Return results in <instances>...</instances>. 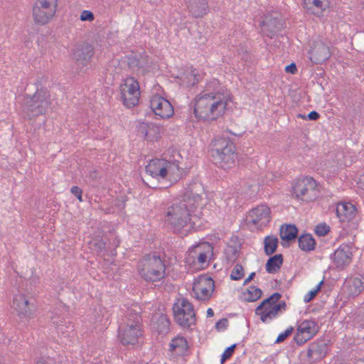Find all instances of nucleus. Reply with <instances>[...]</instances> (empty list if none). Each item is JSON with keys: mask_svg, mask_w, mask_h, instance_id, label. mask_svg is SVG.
Listing matches in <instances>:
<instances>
[{"mask_svg": "<svg viewBox=\"0 0 364 364\" xmlns=\"http://www.w3.org/2000/svg\"><path fill=\"white\" fill-rule=\"evenodd\" d=\"M228 99V95L222 90L218 80L213 79L195 100L196 117L204 121L216 120L225 113Z\"/></svg>", "mask_w": 364, "mask_h": 364, "instance_id": "nucleus-1", "label": "nucleus"}, {"mask_svg": "<svg viewBox=\"0 0 364 364\" xmlns=\"http://www.w3.org/2000/svg\"><path fill=\"white\" fill-rule=\"evenodd\" d=\"M195 211L184 200H178L167 208L165 221L173 232L183 234L196 225L198 215L193 214Z\"/></svg>", "mask_w": 364, "mask_h": 364, "instance_id": "nucleus-2", "label": "nucleus"}, {"mask_svg": "<svg viewBox=\"0 0 364 364\" xmlns=\"http://www.w3.org/2000/svg\"><path fill=\"white\" fill-rule=\"evenodd\" d=\"M137 271L141 279L153 283L164 279L166 265L160 256L154 252L145 255L138 262Z\"/></svg>", "mask_w": 364, "mask_h": 364, "instance_id": "nucleus-3", "label": "nucleus"}, {"mask_svg": "<svg viewBox=\"0 0 364 364\" xmlns=\"http://www.w3.org/2000/svg\"><path fill=\"white\" fill-rule=\"evenodd\" d=\"M211 146V155L220 167L228 169L235 166L237 154L232 141L225 137H218L213 140Z\"/></svg>", "mask_w": 364, "mask_h": 364, "instance_id": "nucleus-4", "label": "nucleus"}, {"mask_svg": "<svg viewBox=\"0 0 364 364\" xmlns=\"http://www.w3.org/2000/svg\"><path fill=\"white\" fill-rule=\"evenodd\" d=\"M50 105V93L46 88L37 87L33 95H26L23 100V111L29 118L46 114Z\"/></svg>", "mask_w": 364, "mask_h": 364, "instance_id": "nucleus-5", "label": "nucleus"}, {"mask_svg": "<svg viewBox=\"0 0 364 364\" xmlns=\"http://www.w3.org/2000/svg\"><path fill=\"white\" fill-rule=\"evenodd\" d=\"M281 297L282 295L279 293L275 292L256 308L255 314L259 316L263 323H270L277 318L280 313L286 311L287 304L284 301L277 303Z\"/></svg>", "mask_w": 364, "mask_h": 364, "instance_id": "nucleus-6", "label": "nucleus"}, {"mask_svg": "<svg viewBox=\"0 0 364 364\" xmlns=\"http://www.w3.org/2000/svg\"><path fill=\"white\" fill-rule=\"evenodd\" d=\"M175 321L182 328H188L196 321L193 304L186 298L178 299L173 306Z\"/></svg>", "mask_w": 364, "mask_h": 364, "instance_id": "nucleus-7", "label": "nucleus"}, {"mask_svg": "<svg viewBox=\"0 0 364 364\" xmlns=\"http://www.w3.org/2000/svg\"><path fill=\"white\" fill-rule=\"evenodd\" d=\"M292 191L296 199L311 202L318 197V184L311 177L299 178L294 183Z\"/></svg>", "mask_w": 364, "mask_h": 364, "instance_id": "nucleus-8", "label": "nucleus"}, {"mask_svg": "<svg viewBox=\"0 0 364 364\" xmlns=\"http://www.w3.org/2000/svg\"><path fill=\"white\" fill-rule=\"evenodd\" d=\"M58 0H36L33 6V18L36 23L45 25L55 16Z\"/></svg>", "mask_w": 364, "mask_h": 364, "instance_id": "nucleus-9", "label": "nucleus"}, {"mask_svg": "<svg viewBox=\"0 0 364 364\" xmlns=\"http://www.w3.org/2000/svg\"><path fill=\"white\" fill-rule=\"evenodd\" d=\"M122 101L125 107L132 108L136 106L139 100V85L133 77H128L123 80L119 87Z\"/></svg>", "mask_w": 364, "mask_h": 364, "instance_id": "nucleus-10", "label": "nucleus"}, {"mask_svg": "<svg viewBox=\"0 0 364 364\" xmlns=\"http://www.w3.org/2000/svg\"><path fill=\"white\" fill-rule=\"evenodd\" d=\"M205 196L202 183L196 180L193 181L186 187L184 193L180 200H184L191 208L196 210L203 204V200Z\"/></svg>", "mask_w": 364, "mask_h": 364, "instance_id": "nucleus-11", "label": "nucleus"}, {"mask_svg": "<svg viewBox=\"0 0 364 364\" xmlns=\"http://www.w3.org/2000/svg\"><path fill=\"white\" fill-rule=\"evenodd\" d=\"M213 247L207 242L192 247L189 250L188 259L194 264L203 266L207 262L208 257L213 255Z\"/></svg>", "mask_w": 364, "mask_h": 364, "instance_id": "nucleus-12", "label": "nucleus"}, {"mask_svg": "<svg viewBox=\"0 0 364 364\" xmlns=\"http://www.w3.org/2000/svg\"><path fill=\"white\" fill-rule=\"evenodd\" d=\"M318 331L317 323L313 320H304L296 329L294 341L298 345H302L311 339Z\"/></svg>", "mask_w": 364, "mask_h": 364, "instance_id": "nucleus-13", "label": "nucleus"}, {"mask_svg": "<svg viewBox=\"0 0 364 364\" xmlns=\"http://www.w3.org/2000/svg\"><path fill=\"white\" fill-rule=\"evenodd\" d=\"M270 208L265 205H260L252 208L248 215V223L257 228H262L268 225L271 220Z\"/></svg>", "mask_w": 364, "mask_h": 364, "instance_id": "nucleus-14", "label": "nucleus"}, {"mask_svg": "<svg viewBox=\"0 0 364 364\" xmlns=\"http://www.w3.org/2000/svg\"><path fill=\"white\" fill-rule=\"evenodd\" d=\"M215 289L213 279L208 276H202L193 284V291L198 300L207 301L211 297Z\"/></svg>", "mask_w": 364, "mask_h": 364, "instance_id": "nucleus-15", "label": "nucleus"}, {"mask_svg": "<svg viewBox=\"0 0 364 364\" xmlns=\"http://www.w3.org/2000/svg\"><path fill=\"white\" fill-rule=\"evenodd\" d=\"M283 24L279 14L274 11L266 16L260 22L262 33L269 38H272L280 31L284 27Z\"/></svg>", "mask_w": 364, "mask_h": 364, "instance_id": "nucleus-16", "label": "nucleus"}, {"mask_svg": "<svg viewBox=\"0 0 364 364\" xmlns=\"http://www.w3.org/2000/svg\"><path fill=\"white\" fill-rule=\"evenodd\" d=\"M150 107L154 114L161 119H167L173 114V108L168 100L154 95L150 100Z\"/></svg>", "mask_w": 364, "mask_h": 364, "instance_id": "nucleus-17", "label": "nucleus"}, {"mask_svg": "<svg viewBox=\"0 0 364 364\" xmlns=\"http://www.w3.org/2000/svg\"><path fill=\"white\" fill-rule=\"evenodd\" d=\"M127 58V65L132 72L141 75H144L149 72L151 62L146 54H131Z\"/></svg>", "mask_w": 364, "mask_h": 364, "instance_id": "nucleus-18", "label": "nucleus"}, {"mask_svg": "<svg viewBox=\"0 0 364 364\" xmlns=\"http://www.w3.org/2000/svg\"><path fill=\"white\" fill-rule=\"evenodd\" d=\"M93 55L92 46L84 43L76 47L73 53V59L78 68H83L90 63Z\"/></svg>", "mask_w": 364, "mask_h": 364, "instance_id": "nucleus-19", "label": "nucleus"}, {"mask_svg": "<svg viewBox=\"0 0 364 364\" xmlns=\"http://www.w3.org/2000/svg\"><path fill=\"white\" fill-rule=\"evenodd\" d=\"M12 307L21 318H31L33 316L34 306L23 294L14 296Z\"/></svg>", "mask_w": 364, "mask_h": 364, "instance_id": "nucleus-20", "label": "nucleus"}, {"mask_svg": "<svg viewBox=\"0 0 364 364\" xmlns=\"http://www.w3.org/2000/svg\"><path fill=\"white\" fill-rule=\"evenodd\" d=\"M141 328H132V326H119L118 338L124 346H134L141 336Z\"/></svg>", "mask_w": 364, "mask_h": 364, "instance_id": "nucleus-21", "label": "nucleus"}, {"mask_svg": "<svg viewBox=\"0 0 364 364\" xmlns=\"http://www.w3.org/2000/svg\"><path fill=\"white\" fill-rule=\"evenodd\" d=\"M352 255L350 247L347 245H342L335 250L331 257L336 268L343 269L350 264Z\"/></svg>", "mask_w": 364, "mask_h": 364, "instance_id": "nucleus-22", "label": "nucleus"}, {"mask_svg": "<svg viewBox=\"0 0 364 364\" xmlns=\"http://www.w3.org/2000/svg\"><path fill=\"white\" fill-rule=\"evenodd\" d=\"M310 60L315 64L325 62L331 57L330 48L322 41L316 42L309 51Z\"/></svg>", "mask_w": 364, "mask_h": 364, "instance_id": "nucleus-23", "label": "nucleus"}, {"mask_svg": "<svg viewBox=\"0 0 364 364\" xmlns=\"http://www.w3.org/2000/svg\"><path fill=\"white\" fill-rule=\"evenodd\" d=\"M140 308L135 305L128 309L124 317L122 318L120 326H132V328H141Z\"/></svg>", "mask_w": 364, "mask_h": 364, "instance_id": "nucleus-24", "label": "nucleus"}, {"mask_svg": "<svg viewBox=\"0 0 364 364\" xmlns=\"http://www.w3.org/2000/svg\"><path fill=\"white\" fill-rule=\"evenodd\" d=\"M336 213L340 221L345 223L355 218L357 210L354 205L350 203H341L338 204Z\"/></svg>", "mask_w": 364, "mask_h": 364, "instance_id": "nucleus-25", "label": "nucleus"}, {"mask_svg": "<svg viewBox=\"0 0 364 364\" xmlns=\"http://www.w3.org/2000/svg\"><path fill=\"white\" fill-rule=\"evenodd\" d=\"M344 288L350 296H357L364 290V277H350L344 283Z\"/></svg>", "mask_w": 364, "mask_h": 364, "instance_id": "nucleus-26", "label": "nucleus"}, {"mask_svg": "<svg viewBox=\"0 0 364 364\" xmlns=\"http://www.w3.org/2000/svg\"><path fill=\"white\" fill-rule=\"evenodd\" d=\"M164 159H152L146 166V173L156 178H165Z\"/></svg>", "mask_w": 364, "mask_h": 364, "instance_id": "nucleus-27", "label": "nucleus"}, {"mask_svg": "<svg viewBox=\"0 0 364 364\" xmlns=\"http://www.w3.org/2000/svg\"><path fill=\"white\" fill-rule=\"evenodd\" d=\"M161 127L154 123H141L138 127V132L148 141L156 140L160 135Z\"/></svg>", "mask_w": 364, "mask_h": 364, "instance_id": "nucleus-28", "label": "nucleus"}, {"mask_svg": "<svg viewBox=\"0 0 364 364\" xmlns=\"http://www.w3.org/2000/svg\"><path fill=\"white\" fill-rule=\"evenodd\" d=\"M188 349L187 340L183 336L173 338L169 343V350L176 355H183Z\"/></svg>", "mask_w": 364, "mask_h": 364, "instance_id": "nucleus-29", "label": "nucleus"}, {"mask_svg": "<svg viewBox=\"0 0 364 364\" xmlns=\"http://www.w3.org/2000/svg\"><path fill=\"white\" fill-rule=\"evenodd\" d=\"M187 6L189 12L196 18L203 16L208 8L207 0H190Z\"/></svg>", "mask_w": 364, "mask_h": 364, "instance_id": "nucleus-30", "label": "nucleus"}, {"mask_svg": "<svg viewBox=\"0 0 364 364\" xmlns=\"http://www.w3.org/2000/svg\"><path fill=\"white\" fill-rule=\"evenodd\" d=\"M165 178H168L171 181H177L181 178V170L178 162L176 160L164 161Z\"/></svg>", "mask_w": 364, "mask_h": 364, "instance_id": "nucleus-31", "label": "nucleus"}, {"mask_svg": "<svg viewBox=\"0 0 364 364\" xmlns=\"http://www.w3.org/2000/svg\"><path fill=\"white\" fill-rule=\"evenodd\" d=\"M328 0H304L306 10L318 16L328 6Z\"/></svg>", "mask_w": 364, "mask_h": 364, "instance_id": "nucleus-32", "label": "nucleus"}, {"mask_svg": "<svg viewBox=\"0 0 364 364\" xmlns=\"http://www.w3.org/2000/svg\"><path fill=\"white\" fill-rule=\"evenodd\" d=\"M198 73L197 70L191 68L183 72L178 78L182 85L193 87L198 82Z\"/></svg>", "mask_w": 364, "mask_h": 364, "instance_id": "nucleus-33", "label": "nucleus"}, {"mask_svg": "<svg viewBox=\"0 0 364 364\" xmlns=\"http://www.w3.org/2000/svg\"><path fill=\"white\" fill-rule=\"evenodd\" d=\"M153 326L159 333H167L169 330L170 321L167 316L163 314H159L154 316Z\"/></svg>", "mask_w": 364, "mask_h": 364, "instance_id": "nucleus-34", "label": "nucleus"}, {"mask_svg": "<svg viewBox=\"0 0 364 364\" xmlns=\"http://www.w3.org/2000/svg\"><path fill=\"white\" fill-rule=\"evenodd\" d=\"M283 264V256L281 254L275 255L268 259L265 268L268 273L274 274L279 270Z\"/></svg>", "mask_w": 364, "mask_h": 364, "instance_id": "nucleus-35", "label": "nucleus"}, {"mask_svg": "<svg viewBox=\"0 0 364 364\" xmlns=\"http://www.w3.org/2000/svg\"><path fill=\"white\" fill-rule=\"evenodd\" d=\"M299 248L304 252H310L315 249L316 241L311 234H304L298 239Z\"/></svg>", "mask_w": 364, "mask_h": 364, "instance_id": "nucleus-36", "label": "nucleus"}, {"mask_svg": "<svg viewBox=\"0 0 364 364\" xmlns=\"http://www.w3.org/2000/svg\"><path fill=\"white\" fill-rule=\"evenodd\" d=\"M298 230L294 225H282L280 228V237L282 240L290 241L297 237Z\"/></svg>", "mask_w": 364, "mask_h": 364, "instance_id": "nucleus-37", "label": "nucleus"}, {"mask_svg": "<svg viewBox=\"0 0 364 364\" xmlns=\"http://www.w3.org/2000/svg\"><path fill=\"white\" fill-rule=\"evenodd\" d=\"M262 291L259 288L255 286H250L245 292L243 293V299L248 302H253L259 299Z\"/></svg>", "mask_w": 364, "mask_h": 364, "instance_id": "nucleus-38", "label": "nucleus"}, {"mask_svg": "<svg viewBox=\"0 0 364 364\" xmlns=\"http://www.w3.org/2000/svg\"><path fill=\"white\" fill-rule=\"evenodd\" d=\"M326 349V344L323 341L321 343H313L309 346L307 354L310 358H313L314 355L320 357L324 354Z\"/></svg>", "mask_w": 364, "mask_h": 364, "instance_id": "nucleus-39", "label": "nucleus"}, {"mask_svg": "<svg viewBox=\"0 0 364 364\" xmlns=\"http://www.w3.org/2000/svg\"><path fill=\"white\" fill-rule=\"evenodd\" d=\"M264 252L267 255L273 254L277 247L278 239L276 236L269 235L264 238Z\"/></svg>", "mask_w": 364, "mask_h": 364, "instance_id": "nucleus-40", "label": "nucleus"}, {"mask_svg": "<svg viewBox=\"0 0 364 364\" xmlns=\"http://www.w3.org/2000/svg\"><path fill=\"white\" fill-rule=\"evenodd\" d=\"M244 275L245 272L243 267L240 264H237L231 272L230 279L232 280L237 281L241 279Z\"/></svg>", "mask_w": 364, "mask_h": 364, "instance_id": "nucleus-41", "label": "nucleus"}, {"mask_svg": "<svg viewBox=\"0 0 364 364\" xmlns=\"http://www.w3.org/2000/svg\"><path fill=\"white\" fill-rule=\"evenodd\" d=\"M330 231V227L326 223L318 224L315 228V232L318 236H324Z\"/></svg>", "mask_w": 364, "mask_h": 364, "instance_id": "nucleus-42", "label": "nucleus"}, {"mask_svg": "<svg viewBox=\"0 0 364 364\" xmlns=\"http://www.w3.org/2000/svg\"><path fill=\"white\" fill-rule=\"evenodd\" d=\"M323 284V281H321L318 285L316 286V289L314 290L310 291L305 296H304V301L305 302H309L311 299H313L317 294V293L320 291L321 285Z\"/></svg>", "mask_w": 364, "mask_h": 364, "instance_id": "nucleus-43", "label": "nucleus"}, {"mask_svg": "<svg viewBox=\"0 0 364 364\" xmlns=\"http://www.w3.org/2000/svg\"><path fill=\"white\" fill-rule=\"evenodd\" d=\"M235 348H236V344H233L226 348V350L223 352V353L221 355V360H220L221 364H223V363L227 359H228L229 358H230L232 355Z\"/></svg>", "mask_w": 364, "mask_h": 364, "instance_id": "nucleus-44", "label": "nucleus"}, {"mask_svg": "<svg viewBox=\"0 0 364 364\" xmlns=\"http://www.w3.org/2000/svg\"><path fill=\"white\" fill-rule=\"evenodd\" d=\"M293 331L294 328L292 326L287 328L285 331L281 333L278 336L275 343H279L283 342L289 336H290L292 333Z\"/></svg>", "mask_w": 364, "mask_h": 364, "instance_id": "nucleus-45", "label": "nucleus"}, {"mask_svg": "<svg viewBox=\"0 0 364 364\" xmlns=\"http://www.w3.org/2000/svg\"><path fill=\"white\" fill-rule=\"evenodd\" d=\"M80 19L82 21H92L95 19V16L92 11L84 10L81 12Z\"/></svg>", "mask_w": 364, "mask_h": 364, "instance_id": "nucleus-46", "label": "nucleus"}, {"mask_svg": "<svg viewBox=\"0 0 364 364\" xmlns=\"http://www.w3.org/2000/svg\"><path fill=\"white\" fill-rule=\"evenodd\" d=\"M228 318H221L215 323V328L218 331L225 330L228 326Z\"/></svg>", "mask_w": 364, "mask_h": 364, "instance_id": "nucleus-47", "label": "nucleus"}, {"mask_svg": "<svg viewBox=\"0 0 364 364\" xmlns=\"http://www.w3.org/2000/svg\"><path fill=\"white\" fill-rule=\"evenodd\" d=\"M70 192L73 195H74L80 202L82 201V191L78 186H73L71 187Z\"/></svg>", "mask_w": 364, "mask_h": 364, "instance_id": "nucleus-48", "label": "nucleus"}, {"mask_svg": "<svg viewBox=\"0 0 364 364\" xmlns=\"http://www.w3.org/2000/svg\"><path fill=\"white\" fill-rule=\"evenodd\" d=\"M93 245L96 247V250L98 252H101L106 247V244L103 241H94Z\"/></svg>", "mask_w": 364, "mask_h": 364, "instance_id": "nucleus-49", "label": "nucleus"}, {"mask_svg": "<svg viewBox=\"0 0 364 364\" xmlns=\"http://www.w3.org/2000/svg\"><path fill=\"white\" fill-rule=\"evenodd\" d=\"M285 71L287 73H290L291 74L296 73V72L297 71L296 64L292 63L290 65L286 66Z\"/></svg>", "mask_w": 364, "mask_h": 364, "instance_id": "nucleus-50", "label": "nucleus"}, {"mask_svg": "<svg viewBox=\"0 0 364 364\" xmlns=\"http://www.w3.org/2000/svg\"><path fill=\"white\" fill-rule=\"evenodd\" d=\"M320 117V114L316 111H311L306 115L307 119L309 120H317Z\"/></svg>", "mask_w": 364, "mask_h": 364, "instance_id": "nucleus-51", "label": "nucleus"}, {"mask_svg": "<svg viewBox=\"0 0 364 364\" xmlns=\"http://www.w3.org/2000/svg\"><path fill=\"white\" fill-rule=\"evenodd\" d=\"M255 276V272H252L247 279H245L243 284H247Z\"/></svg>", "mask_w": 364, "mask_h": 364, "instance_id": "nucleus-52", "label": "nucleus"}, {"mask_svg": "<svg viewBox=\"0 0 364 364\" xmlns=\"http://www.w3.org/2000/svg\"><path fill=\"white\" fill-rule=\"evenodd\" d=\"M214 315L213 310L210 308H209L207 311V316L208 317H212Z\"/></svg>", "mask_w": 364, "mask_h": 364, "instance_id": "nucleus-53", "label": "nucleus"}, {"mask_svg": "<svg viewBox=\"0 0 364 364\" xmlns=\"http://www.w3.org/2000/svg\"><path fill=\"white\" fill-rule=\"evenodd\" d=\"M36 364H50L49 362L45 360H38Z\"/></svg>", "mask_w": 364, "mask_h": 364, "instance_id": "nucleus-54", "label": "nucleus"}, {"mask_svg": "<svg viewBox=\"0 0 364 364\" xmlns=\"http://www.w3.org/2000/svg\"><path fill=\"white\" fill-rule=\"evenodd\" d=\"M297 117L307 119V117H306V116L305 114H297Z\"/></svg>", "mask_w": 364, "mask_h": 364, "instance_id": "nucleus-55", "label": "nucleus"}, {"mask_svg": "<svg viewBox=\"0 0 364 364\" xmlns=\"http://www.w3.org/2000/svg\"><path fill=\"white\" fill-rule=\"evenodd\" d=\"M356 364H364V358L358 360Z\"/></svg>", "mask_w": 364, "mask_h": 364, "instance_id": "nucleus-56", "label": "nucleus"}, {"mask_svg": "<svg viewBox=\"0 0 364 364\" xmlns=\"http://www.w3.org/2000/svg\"><path fill=\"white\" fill-rule=\"evenodd\" d=\"M234 252V255H236L237 251L235 250H232ZM233 259H235V256L232 258Z\"/></svg>", "mask_w": 364, "mask_h": 364, "instance_id": "nucleus-57", "label": "nucleus"}]
</instances>
